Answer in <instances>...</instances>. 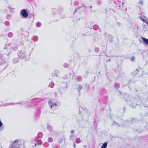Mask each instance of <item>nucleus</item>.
<instances>
[{"label": "nucleus", "mask_w": 148, "mask_h": 148, "mask_svg": "<svg viewBox=\"0 0 148 148\" xmlns=\"http://www.w3.org/2000/svg\"><path fill=\"white\" fill-rule=\"evenodd\" d=\"M18 46L16 42H14L13 41L8 44H5L4 49L7 50L8 53L5 54L9 58H12L14 55L13 51L17 50Z\"/></svg>", "instance_id": "nucleus-1"}, {"label": "nucleus", "mask_w": 148, "mask_h": 148, "mask_svg": "<svg viewBox=\"0 0 148 148\" xmlns=\"http://www.w3.org/2000/svg\"><path fill=\"white\" fill-rule=\"evenodd\" d=\"M41 101L40 99L35 98L29 101L30 104L29 105L30 107L35 108L36 111H41L43 110L42 108L44 107V105L42 104L40 106L38 103Z\"/></svg>", "instance_id": "nucleus-2"}, {"label": "nucleus", "mask_w": 148, "mask_h": 148, "mask_svg": "<svg viewBox=\"0 0 148 148\" xmlns=\"http://www.w3.org/2000/svg\"><path fill=\"white\" fill-rule=\"evenodd\" d=\"M135 100V99L131 96L127 97V99L124 98L125 101L129 103V106L133 108H135L136 105V103L134 101Z\"/></svg>", "instance_id": "nucleus-3"}, {"label": "nucleus", "mask_w": 148, "mask_h": 148, "mask_svg": "<svg viewBox=\"0 0 148 148\" xmlns=\"http://www.w3.org/2000/svg\"><path fill=\"white\" fill-rule=\"evenodd\" d=\"M17 54L20 59H26L27 58V55L25 49L20 50L18 52Z\"/></svg>", "instance_id": "nucleus-4"}, {"label": "nucleus", "mask_w": 148, "mask_h": 148, "mask_svg": "<svg viewBox=\"0 0 148 148\" xmlns=\"http://www.w3.org/2000/svg\"><path fill=\"white\" fill-rule=\"evenodd\" d=\"M114 3L115 4V5L114 6L115 7H116L119 9H122L123 10H125V9L124 8L123 5L124 3H121V1H118L115 2H114Z\"/></svg>", "instance_id": "nucleus-5"}, {"label": "nucleus", "mask_w": 148, "mask_h": 148, "mask_svg": "<svg viewBox=\"0 0 148 148\" xmlns=\"http://www.w3.org/2000/svg\"><path fill=\"white\" fill-rule=\"evenodd\" d=\"M20 14L21 17L24 18H26L28 15V13L26 9L22 10L20 11Z\"/></svg>", "instance_id": "nucleus-6"}, {"label": "nucleus", "mask_w": 148, "mask_h": 148, "mask_svg": "<svg viewBox=\"0 0 148 148\" xmlns=\"http://www.w3.org/2000/svg\"><path fill=\"white\" fill-rule=\"evenodd\" d=\"M107 96L104 97V95H100L99 97V102L106 103V101L107 100Z\"/></svg>", "instance_id": "nucleus-7"}, {"label": "nucleus", "mask_w": 148, "mask_h": 148, "mask_svg": "<svg viewBox=\"0 0 148 148\" xmlns=\"http://www.w3.org/2000/svg\"><path fill=\"white\" fill-rule=\"evenodd\" d=\"M51 10L52 12H54L53 13L54 14L57 13V12H58V14H60L62 12L63 9L62 8L60 7L58 8L57 10L55 8H52Z\"/></svg>", "instance_id": "nucleus-8"}, {"label": "nucleus", "mask_w": 148, "mask_h": 148, "mask_svg": "<svg viewBox=\"0 0 148 148\" xmlns=\"http://www.w3.org/2000/svg\"><path fill=\"white\" fill-rule=\"evenodd\" d=\"M54 16H56L58 19H62L64 18V15L62 13L60 14H57L56 15H54Z\"/></svg>", "instance_id": "nucleus-9"}, {"label": "nucleus", "mask_w": 148, "mask_h": 148, "mask_svg": "<svg viewBox=\"0 0 148 148\" xmlns=\"http://www.w3.org/2000/svg\"><path fill=\"white\" fill-rule=\"evenodd\" d=\"M48 103L50 106L51 108H52L54 106H56L57 105L56 103L54 102H53V101L51 102V100H49L48 101Z\"/></svg>", "instance_id": "nucleus-10"}, {"label": "nucleus", "mask_w": 148, "mask_h": 148, "mask_svg": "<svg viewBox=\"0 0 148 148\" xmlns=\"http://www.w3.org/2000/svg\"><path fill=\"white\" fill-rule=\"evenodd\" d=\"M5 63V60L3 58V56L0 54V65H2Z\"/></svg>", "instance_id": "nucleus-11"}, {"label": "nucleus", "mask_w": 148, "mask_h": 148, "mask_svg": "<svg viewBox=\"0 0 148 148\" xmlns=\"http://www.w3.org/2000/svg\"><path fill=\"white\" fill-rule=\"evenodd\" d=\"M40 112H35L34 113V117L36 119H37L40 116Z\"/></svg>", "instance_id": "nucleus-12"}, {"label": "nucleus", "mask_w": 148, "mask_h": 148, "mask_svg": "<svg viewBox=\"0 0 148 148\" xmlns=\"http://www.w3.org/2000/svg\"><path fill=\"white\" fill-rule=\"evenodd\" d=\"M139 72V70L137 69H136V70H134L131 73V75L133 77H134Z\"/></svg>", "instance_id": "nucleus-13"}, {"label": "nucleus", "mask_w": 148, "mask_h": 148, "mask_svg": "<svg viewBox=\"0 0 148 148\" xmlns=\"http://www.w3.org/2000/svg\"><path fill=\"white\" fill-rule=\"evenodd\" d=\"M84 61L83 62V64H87L88 61V58L87 57L85 56L83 58Z\"/></svg>", "instance_id": "nucleus-14"}, {"label": "nucleus", "mask_w": 148, "mask_h": 148, "mask_svg": "<svg viewBox=\"0 0 148 148\" xmlns=\"http://www.w3.org/2000/svg\"><path fill=\"white\" fill-rule=\"evenodd\" d=\"M68 84L66 82H63L62 84V86L63 88H67Z\"/></svg>", "instance_id": "nucleus-15"}, {"label": "nucleus", "mask_w": 148, "mask_h": 148, "mask_svg": "<svg viewBox=\"0 0 148 148\" xmlns=\"http://www.w3.org/2000/svg\"><path fill=\"white\" fill-rule=\"evenodd\" d=\"M47 128L48 130L50 131H52L53 130V128L51 126L49 125L48 123L47 125Z\"/></svg>", "instance_id": "nucleus-16"}, {"label": "nucleus", "mask_w": 148, "mask_h": 148, "mask_svg": "<svg viewBox=\"0 0 148 148\" xmlns=\"http://www.w3.org/2000/svg\"><path fill=\"white\" fill-rule=\"evenodd\" d=\"M142 40L144 43L148 45V39L144 37H141Z\"/></svg>", "instance_id": "nucleus-17"}, {"label": "nucleus", "mask_w": 148, "mask_h": 148, "mask_svg": "<svg viewBox=\"0 0 148 148\" xmlns=\"http://www.w3.org/2000/svg\"><path fill=\"white\" fill-rule=\"evenodd\" d=\"M83 88L82 86L80 84H79L78 85V87L77 88V91H78L79 92V94L80 93V91Z\"/></svg>", "instance_id": "nucleus-18"}, {"label": "nucleus", "mask_w": 148, "mask_h": 148, "mask_svg": "<svg viewBox=\"0 0 148 148\" xmlns=\"http://www.w3.org/2000/svg\"><path fill=\"white\" fill-rule=\"evenodd\" d=\"M106 90L105 89L102 88L100 91V95H104V94L106 93Z\"/></svg>", "instance_id": "nucleus-19"}, {"label": "nucleus", "mask_w": 148, "mask_h": 148, "mask_svg": "<svg viewBox=\"0 0 148 148\" xmlns=\"http://www.w3.org/2000/svg\"><path fill=\"white\" fill-rule=\"evenodd\" d=\"M14 64H16L19 62V59L18 58H14L12 60Z\"/></svg>", "instance_id": "nucleus-20"}, {"label": "nucleus", "mask_w": 148, "mask_h": 148, "mask_svg": "<svg viewBox=\"0 0 148 148\" xmlns=\"http://www.w3.org/2000/svg\"><path fill=\"white\" fill-rule=\"evenodd\" d=\"M108 144V143L107 142H106L104 143L101 146V148H106L107 145Z\"/></svg>", "instance_id": "nucleus-21"}, {"label": "nucleus", "mask_w": 148, "mask_h": 148, "mask_svg": "<svg viewBox=\"0 0 148 148\" xmlns=\"http://www.w3.org/2000/svg\"><path fill=\"white\" fill-rule=\"evenodd\" d=\"M27 101H26V102H18V103H15V104H20V105H23L24 104H25V103ZM10 104L11 105H14V103H10Z\"/></svg>", "instance_id": "nucleus-22"}, {"label": "nucleus", "mask_w": 148, "mask_h": 148, "mask_svg": "<svg viewBox=\"0 0 148 148\" xmlns=\"http://www.w3.org/2000/svg\"><path fill=\"white\" fill-rule=\"evenodd\" d=\"M146 18V17L145 16H141L140 17V19H141L145 23L146 22V21H147L144 18Z\"/></svg>", "instance_id": "nucleus-23"}, {"label": "nucleus", "mask_w": 148, "mask_h": 148, "mask_svg": "<svg viewBox=\"0 0 148 148\" xmlns=\"http://www.w3.org/2000/svg\"><path fill=\"white\" fill-rule=\"evenodd\" d=\"M43 136V134L41 132H39L38 133L37 135V136L38 138H42Z\"/></svg>", "instance_id": "nucleus-24"}, {"label": "nucleus", "mask_w": 148, "mask_h": 148, "mask_svg": "<svg viewBox=\"0 0 148 148\" xmlns=\"http://www.w3.org/2000/svg\"><path fill=\"white\" fill-rule=\"evenodd\" d=\"M76 80L78 81H81L82 79V78L81 76H78L76 78Z\"/></svg>", "instance_id": "nucleus-25"}, {"label": "nucleus", "mask_w": 148, "mask_h": 148, "mask_svg": "<svg viewBox=\"0 0 148 148\" xmlns=\"http://www.w3.org/2000/svg\"><path fill=\"white\" fill-rule=\"evenodd\" d=\"M38 37L36 36H34L33 37V39L35 42H36L38 41Z\"/></svg>", "instance_id": "nucleus-26"}, {"label": "nucleus", "mask_w": 148, "mask_h": 148, "mask_svg": "<svg viewBox=\"0 0 148 148\" xmlns=\"http://www.w3.org/2000/svg\"><path fill=\"white\" fill-rule=\"evenodd\" d=\"M7 36L9 37H12L13 36V34L11 32H9Z\"/></svg>", "instance_id": "nucleus-27"}, {"label": "nucleus", "mask_w": 148, "mask_h": 148, "mask_svg": "<svg viewBox=\"0 0 148 148\" xmlns=\"http://www.w3.org/2000/svg\"><path fill=\"white\" fill-rule=\"evenodd\" d=\"M12 18L11 15L10 14H8L6 16V18L8 20Z\"/></svg>", "instance_id": "nucleus-28"}, {"label": "nucleus", "mask_w": 148, "mask_h": 148, "mask_svg": "<svg viewBox=\"0 0 148 148\" xmlns=\"http://www.w3.org/2000/svg\"><path fill=\"white\" fill-rule=\"evenodd\" d=\"M41 25V23L40 22H38L36 23V26L37 27H40Z\"/></svg>", "instance_id": "nucleus-29"}, {"label": "nucleus", "mask_w": 148, "mask_h": 148, "mask_svg": "<svg viewBox=\"0 0 148 148\" xmlns=\"http://www.w3.org/2000/svg\"><path fill=\"white\" fill-rule=\"evenodd\" d=\"M37 144L38 145H40L42 144V141L40 140H38L37 141Z\"/></svg>", "instance_id": "nucleus-30"}, {"label": "nucleus", "mask_w": 148, "mask_h": 148, "mask_svg": "<svg viewBox=\"0 0 148 148\" xmlns=\"http://www.w3.org/2000/svg\"><path fill=\"white\" fill-rule=\"evenodd\" d=\"M75 142L77 143H80L81 142V141L80 138H77Z\"/></svg>", "instance_id": "nucleus-31"}, {"label": "nucleus", "mask_w": 148, "mask_h": 148, "mask_svg": "<svg viewBox=\"0 0 148 148\" xmlns=\"http://www.w3.org/2000/svg\"><path fill=\"white\" fill-rule=\"evenodd\" d=\"M4 24L6 26H9L10 24V22L8 21H6L5 22Z\"/></svg>", "instance_id": "nucleus-32"}, {"label": "nucleus", "mask_w": 148, "mask_h": 148, "mask_svg": "<svg viewBox=\"0 0 148 148\" xmlns=\"http://www.w3.org/2000/svg\"><path fill=\"white\" fill-rule=\"evenodd\" d=\"M48 141L49 142L51 143L53 141V139L52 138L50 137L48 138Z\"/></svg>", "instance_id": "nucleus-33"}, {"label": "nucleus", "mask_w": 148, "mask_h": 148, "mask_svg": "<svg viewBox=\"0 0 148 148\" xmlns=\"http://www.w3.org/2000/svg\"><path fill=\"white\" fill-rule=\"evenodd\" d=\"M135 58L134 56H133L131 58V60L132 62H135Z\"/></svg>", "instance_id": "nucleus-34"}, {"label": "nucleus", "mask_w": 148, "mask_h": 148, "mask_svg": "<svg viewBox=\"0 0 148 148\" xmlns=\"http://www.w3.org/2000/svg\"><path fill=\"white\" fill-rule=\"evenodd\" d=\"M22 32H24L23 30L22 29H21L20 30L18 31V35H21V34H20V33Z\"/></svg>", "instance_id": "nucleus-35"}, {"label": "nucleus", "mask_w": 148, "mask_h": 148, "mask_svg": "<svg viewBox=\"0 0 148 148\" xmlns=\"http://www.w3.org/2000/svg\"><path fill=\"white\" fill-rule=\"evenodd\" d=\"M95 52H98L99 51V48L97 47H96L95 48Z\"/></svg>", "instance_id": "nucleus-36"}, {"label": "nucleus", "mask_w": 148, "mask_h": 148, "mask_svg": "<svg viewBox=\"0 0 148 148\" xmlns=\"http://www.w3.org/2000/svg\"><path fill=\"white\" fill-rule=\"evenodd\" d=\"M82 7H82H79H79H78L76 8L75 9V10L74 12V13H75L78 10L80 9V8Z\"/></svg>", "instance_id": "nucleus-37"}, {"label": "nucleus", "mask_w": 148, "mask_h": 148, "mask_svg": "<svg viewBox=\"0 0 148 148\" xmlns=\"http://www.w3.org/2000/svg\"><path fill=\"white\" fill-rule=\"evenodd\" d=\"M63 66L65 68H67L68 67V64L67 63H65L63 64Z\"/></svg>", "instance_id": "nucleus-38"}, {"label": "nucleus", "mask_w": 148, "mask_h": 148, "mask_svg": "<svg viewBox=\"0 0 148 148\" xmlns=\"http://www.w3.org/2000/svg\"><path fill=\"white\" fill-rule=\"evenodd\" d=\"M51 86H50V87L51 88H53L54 86V84L53 82H51ZM50 86V84L49 85V86Z\"/></svg>", "instance_id": "nucleus-39"}, {"label": "nucleus", "mask_w": 148, "mask_h": 148, "mask_svg": "<svg viewBox=\"0 0 148 148\" xmlns=\"http://www.w3.org/2000/svg\"><path fill=\"white\" fill-rule=\"evenodd\" d=\"M114 123L115 124V125H118V126L119 127L120 126V125H119V123H117L115 122H114V123L112 125H114Z\"/></svg>", "instance_id": "nucleus-40"}, {"label": "nucleus", "mask_w": 148, "mask_h": 148, "mask_svg": "<svg viewBox=\"0 0 148 148\" xmlns=\"http://www.w3.org/2000/svg\"><path fill=\"white\" fill-rule=\"evenodd\" d=\"M138 3H139L141 5H142L143 4V0H141L139 2H138Z\"/></svg>", "instance_id": "nucleus-41"}, {"label": "nucleus", "mask_w": 148, "mask_h": 148, "mask_svg": "<svg viewBox=\"0 0 148 148\" xmlns=\"http://www.w3.org/2000/svg\"><path fill=\"white\" fill-rule=\"evenodd\" d=\"M142 26L144 28H145L147 27V25L144 23H143L142 24Z\"/></svg>", "instance_id": "nucleus-42"}, {"label": "nucleus", "mask_w": 148, "mask_h": 148, "mask_svg": "<svg viewBox=\"0 0 148 148\" xmlns=\"http://www.w3.org/2000/svg\"><path fill=\"white\" fill-rule=\"evenodd\" d=\"M136 25H134V27L133 28V30L134 31H135V29H136Z\"/></svg>", "instance_id": "nucleus-43"}, {"label": "nucleus", "mask_w": 148, "mask_h": 148, "mask_svg": "<svg viewBox=\"0 0 148 148\" xmlns=\"http://www.w3.org/2000/svg\"><path fill=\"white\" fill-rule=\"evenodd\" d=\"M116 25L118 26L119 27L121 25V23L120 22H118L117 23Z\"/></svg>", "instance_id": "nucleus-44"}, {"label": "nucleus", "mask_w": 148, "mask_h": 148, "mask_svg": "<svg viewBox=\"0 0 148 148\" xmlns=\"http://www.w3.org/2000/svg\"><path fill=\"white\" fill-rule=\"evenodd\" d=\"M108 38H110V39H112L113 38V37L112 36H111L110 35H109L108 36Z\"/></svg>", "instance_id": "nucleus-45"}, {"label": "nucleus", "mask_w": 148, "mask_h": 148, "mask_svg": "<svg viewBox=\"0 0 148 148\" xmlns=\"http://www.w3.org/2000/svg\"><path fill=\"white\" fill-rule=\"evenodd\" d=\"M55 74H56V77H58V74H57V73H58V72L57 71H55Z\"/></svg>", "instance_id": "nucleus-46"}, {"label": "nucleus", "mask_w": 148, "mask_h": 148, "mask_svg": "<svg viewBox=\"0 0 148 148\" xmlns=\"http://www.w3.org/2000/svg\"><path fill=\"white\" fill-rule=\"evenodd\" d=\"M107 107V108H108L109 109V110H110V108L109 106L108 105L107 106H106V108Z\"/></svg>", "instance_id": "nucleus-47"}, {"label": "nucleus", "mask_w": 148, "mask_h": 148, "mask_svg": "<svg viewBox=\"0 0 148 148\" xmlns=\"http://www.w3.org/2000/svg\"><path fill=\"white\" fill-rule=\"evenodd\" d=\"M73 146L74 148H75L76 147V145H75V142H74L73 143Z\"/></svg>", "instance_id": "nucleus-48"}, {"label": "nucleus", "mask_w": 148, "mask_h": 148, "mask_svg": "<svg viewBox=\"0 0 148 148\" xmlns=\"http://www.w3.org/2000/svg\"><path fill=\"white\" fill-rule=\"evenodd\" d=\"M65 78L64 79H67V76H68V75L67 74H66L65 75Z\"/></svg>", "instance_id": "nucleus-49"}, {"label": "nucleus", "mask_w": 148, "mask_h": 148, "mask_svg": "<svg viewBox=\"0 0 148 148\" xmlns=\"http://www.w3.org/2000/svg\"><path fill=\"white\" fill-rule=\"evenodd\" d=\"M87 146L86 145H84L82 148H86Z\"/></svg>", "instance_id": "nucleus-50"}, {"label": "nucleus", "mask_w": 148, "mask_h": 148, "mask_svg": "<svg viewBox=\"0 0 148 148\" xmlns=\"http://www.w3.org/2000/svg\"><path fill=\"white\" fill-rule=\"evenodd\" d=\"M71 133H73L74 132V130H71Z\"/></svg>", "instance_id": "nucleus-51"}, {"label": "nucleus", "mask_w": 148, "mask_h": 148, "mask_svg": "<svg viewBox=\"0 0 148 148\" xmlns=\"http://www.w3.org/2000/svg\"><path fill=\"white\" fill-rule=\"evenodd\" d=\"M4 36L2 34H0V37H3Z\"/></svg>", "instance_id": "nucleus-52"}, {"label": "nucleus", "mask_w": 148, "mask_h": 148, "mask_svg": "<svg viewBox=\"0 0 148 148\" xmlns=\"http://www.w3.org/2000/svg\"><path fill=\"white\" fill-rule=\"evenodd\" d=\"M33 49H34V48H33V47H32V48H31V52H32V51H33Z\"/></svg>", "instance_id": "nucleus-53"}, {"label": "nucleus", "mask_w": 148, "mask_h": 148, "mask_svg": "<svg viewBox=\"0 0 148 148\" xmlns=\"http://www.w3.org/2000/svg\"><path fill=\"white\" fill-rule=\"evenodd\" d=\"M136 28H137V31L138 32V26L136 25Z\"/></svg>", "instance_id": "nucleus-54"}, {"label": "nucleus", "mask_w": 148, "mask_h": 148, "mask_svg": "<svg viewBox=\"0 0 148 148\" xmlns=\"http://www.w3.org/2000/svg\"><path fill=\"white\" fill-rule=\"evenodd\" d=\"M82 36H88V35H87L85 34H82Z\"/></svg>", "instance_id": "nucleus-55"}, {"label": "nucleus", "mask_w": 148, "mask_h": 148, "mask_svg": "<svg viewBox=\"0 0 148 148\" xmlns=\"http://www.w3.org/2000/svg\"><path fill=\"white\" fill-rule=\"evenodd\" d=\"M119 96L120 95H121L122 94V93L121 92H119Z\"/></svg>", "instance_id": "nucleus-56"}, {"label": "nucleus", "mask_w": 148, "mask_h": 148, "mask_svg": "<svg viewBox=\"0 0 148 148\" xmlns=\"http://www.w3.org/2000/svg\"><path fill=\"white\" fill-rule=\"evenodd\" d=\"M130 24V25H131V27H129V28H131L132 27V23H131Z\"/></svg>", "instance_id": "nucleus-57"}, {"label": "nucleus", "mask_w": 148, "mask_h": 148, "mask_svg": "<svg viewBox=\"0 0 148 148\" xmlns=\"http://www.w3.org/2000/svg\"><path fill=\"white\" fill-rule=\"evenodd\" d=\"M146 24H147V25H148V21H147L145 23Z\"/></svg>", "instance_id": "nucleus-58"}, {"label": "nucleus", "mask_w": 148, "mask_h": 148, "mask_svg": "<svg viewBox=\"0 0 148 148\" xmlns=\"http://www.w3.org/2000/svg\"><path fill=\"white\" fill-rule=\"evenodd\" d=\"M80 18H79L78 19V20H77V19H76V21H79L80 20Z\"/></svg>", "instance_id": "nucleus-59"}, {"label": "nucleus", "mask_w": 148, "mask_h": 148, "mask_svg": "<svg viewBox=\"0 0 148 148\" xmlns=\"http://www.w3.org/2000/svg\"><path fill=\"white\" fill-rule=\"evenodd\" d=\"M110 60H111V59H110L108 60H107V62H108V61H110Z\"/></svg>", "instance_id": "nucleus-60"}, {"label": "nucleus", "mask_w": 148, "mask_h": 148, "mask_svg": "<svg viewBox=\"0 0 148 148\" xmlns=\"http://www.w3.org/2000/svg\"><path fill=\"white\" fill-rule=\"evenodd\" d=\"M136 130L137 132H139L140 133V132H138V130L137 129H136Z\"/></svg>", "instance_id": "nucleus-61"}, {"label": "nucleus", "mask_w": 148, "mask_h": 148, "mask_svg": "<svg viewBox=\"0 0 148 148\" xmlns=\"http://www.w3.org/2000/svg\"><path fill=\"white\" fill-rule=\"evenodd\" d=\"M4 10L6 12H7V9H5Z\"/></svg>", "instance_id": "nucleus-62"}, {"label": "nucleus", "mask_w": 148, "mask_h": 148, "mask_svg": "<svg viewBox=\"0 0 148 148\" xmlns=\"http://www.w3.org/2000/svg\"><path fill=\"white\" fill-rule=\"evenodd\" d=\"M8 8H9L10 10H11V7L9 6V7H8Z\"/></svg>", "instance_id": "nucleus-63"}, {"label": "nucleus", "mask_w": 148, "mask_h": 148, "mask_svg": "<svg viewBox=\"0 0 148 148\" xmlns=\"http://www.w3.org/2000/svg\"><path fill=\"white\" fill-rule=\"evenodd\" d=\"M69 74L70 76H71V73H69Z\"/></svg>", "instance_id": "nucleus-64"}]
</instances>
